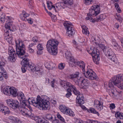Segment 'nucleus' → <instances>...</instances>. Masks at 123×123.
<instances>
[{
    "instance_id": "obj_42",
    "label": "nucleus",
    "mask_w": 123,
    "mask_h": 123,
    "mask_svg": "<svg viewBox=\"0 0 123 123\" xmlns=\"http://www.w3.org/2000/svg\"><path fill=\"white\" fill-rule=\"evenodd\" d=\"M66 57L67 59H69V58L71 56V54L69 51L67 50L65 53Z\"/></svg>"
},
{
    "instance_id": "obj_34",
    "label": "nucleus",
    "mask_w": 123,
    "mask_h": 123,
    "mask_svg": "<svg viewBox=\"0 0 123 123\" xmlns=\"http://www.w3.org/2000/svg\"><path fill=\"white\" fill-rule=\"evenodd\" d=\"M64 4L68 5H71L73 4L72 0H63Z\"/></svg>"
},
{
    "instance_id": "obj_54",
    "label": "nucleus",
    "mask_w": 123,
    "mask_h": 123,
    "mask_svg": "<svg viewBox=\"0 0 123 123\" xmlns=\"http://www.w3.org/2000/svg\"><path fill=\"white\" fill-rule=\"evenodd\" d=\"M27 67H24L22 66L21 69L22 72L23 73L25 72L26 71V69H27Z\"/></svg>"
},
{
    "instance_id": "obj_43",
    "label": "nucleus",
    "mask_w": 123,
    "mask_h": 123,
    "mask_svg": "<svg viewBox=\"0 0 123 123\" xmlns=\"http://www.w3.org/2000/svg\"><path fill=\"white\" fill-rule=\"evenodd\" d=\"M116 76L120 82L123 80V75L120 74Z\"/></svg>"
},
{
    "instance_id": "obj_5",
    "label": "nucleus",
    "mask_w": 123,
    "mask_h": 123,
    "mask_svg": "<svg viewBox=\"0 0 123 123\" xmlns=\"http://www.w3.org/2000/svg\"><path fill=\"white\" fill-rule=\"evenodd\" d=\"M82 73L86 77L89 79L93 80L98 79L96 74L91 69L87 68Z\"/></svg>"
},
{
    "instance_id": "obj_35",
    "label": "nucleus",
    "mask_w": 123,
    "mask_h": 123,
    "mask_svg": "<svg viewBox=\"0 0 123 123\" xmlns=\"http://www.w3.org/2000/svg\"><path fill=\"white\" fill-rule=\"evenodd\" d=\"M88 111L89 112L92 113L94 114H97L98 115H99L98 112L96 111L95 110L94 108H90L89 110H88Z\"/></svg>"
},
{
    "instance_id": "obj_49",
    "label": "nucleus",
    "mask_w": 123,
    "mask_h": 123,
    "mask_svg": "<svg viewBox=\"0 0 123 123\" xmlns=\"http://www.w3.org/2000/svg\"><path fill=\"white\" fill-rule=\"evenodd\" d=\"M115 7L116 8V9L119 12H120V7L119 6V4L117 3H116L115 4Z\"/></svg>"
},
{
    "instance_id": "obj_4",
    "label": "nucleus",
    "mask_w": 123,
    "mask_h": 123,
    "mask_svg": "<svg viewBox=\"0 0 123 123\" xmlns=\"http://www.w3.org/2000/svg\"><path fill=\"white\" fill-rule=\"evenodd\" d=\"M59 43V42L56 40H49L47 43V50L51 54L54 55H56L57 53V46Z\"/></svg>"
},
{
    "instance_id": "obj_61",
    "label": "nucleus",
    "mask_w": 123,
    "mask_h": 123,
    "mask_svg": "<svg viewBox=\"0 0 123 123\" xmlns=\"http://www.w3.org/2000/svg\"><path fill=\"white\" fill-rule=\"evenodd\" d=\"M7 19L8 20L7 21H9L10 22H12L13 21H12V20H13V18L10 16H7Z\"/></svg>"
},
{
    "instance_id": "obj_40",
    "label": "nucleus",
    "mask_w": 123,
    "mask_h": 123,
    "mask_svg": "<svg viewBox=\"0 0 123 123\" xmlns=\"http://www.w3.org/2000/svg\"><path fill=\"white\" fill-rule=\"evenodd\" d=\"M5 39L9 43H11L12 39V37L9 36L6 37H5Z\"/></svg>"
},
{
    "instance_id": "obj_41",
    "label": "nucleus",
    "mask_w": 123,
    "mask_h": 123,
    "mask_svg": "<svg viewBox=\"0 0 123 123\" xmlns=\"http://www.w3.org/2000/svg\"><path fill=\"white\" fill-rule=\"evenodd\" d=\"M71 90L70 88H68L67 90V93L66 94V96L68 98L70 97L71 95Z\"/></svg>"
},
{
    "instance_id": "obj_3",
    "label": "nucleus",
    "mask_w": 123,
    "mask_h": 123,
    "mask_svg": "<svg viewBox=\"0 0 123 123\" xmlns=\"http://www.w3.org/2000/svg\"><path fill=\"white\" fill-rule=\"evenodd\" d=\"M100 12L99 7L98 5H94L92 6L90 8L89 12L87 14L88 17H86V20H89L91 22H94L95 21H98L100 19L98 16L95 20L92 19L91 16H95L97 15Z\"/></svg>"
},
{
    "instance_id": "obj_17",
    "label": "nucleus",
    "mask_w": 123,
    "mask_h": 123,
    "mask_svg": "<svg viewBox=\"0 0 123 123\" xmlns=\"http://www.w3.org/2000/svg\"><path fill=\"white\" fill-rule=\"evenodd\" d=\"M76 64L82 70V73L84 71L85 69V63L83 61H78L76 62Z\"/></svg>"
},
{
    "instance_id": "obj_21",
    "label": "nucleus",
    "mask_w": 123,
    "mask_h": 123,
    "mask_svg": "<svg viewBox=\"0 0 123 123\" xmlns=\"http://www.w3.org/2000/svg\"><path fill=\"white\" fill-rule=\"evenodd\" d=\"M10 95L11 94L14 96H16L17 95V92L16 89L14 87H11L9 90Z\"/></svg>"
},
{
    "instance_id": "obj_57",
    "label": "nucleus",
    "mask_w": 123,
    "mask_h": 123,
    "mask_svg": "<svg viewBox=\"0 0 123 123\" xmlns=\"http://www.w3.org/2000/svg\"><path fill=\"white\" fill-rule=\"evenodd\" d=\"M113 83V81L112 82L111 80L110 81L108 84L109 87H113L114 86Z\"/></svg>"
},
{
    "instance_id": "obj_36",
    "label": "nucleus",
    "mask_w": 123,
    "mask_h": 123,
    "mask_svg": "<svg viewBox=\"0 0 123 123\" xmlns=\"http://www.w3.org/2000/svg\"><path fill=\"white\" fill-rule=\"evenodd\" d=\"M63 5V3H58L56 4L55 6L56 8H55L56 10L57 9L56 11H57L58 10L61 9V7H62Z\"/></svg>"
},
{
    "instance_id": "obj_29",
    "label": "nucleus",
    "mask_w": 123,
    "mask_h": 123,
    "mask_svg": "<svg viewBox=\"0 0 123 123\" xmlns=\"http://www.w3.org/2000/svg\"><path fill=\"white\" fill-rule=\"evenodd\" d=\"M59 109L64 114L66 113V111L68 109L64 105H61L60 106Z\"/></svg>"
},
{
    "instance_id": "obj_26",
    "label": "nucleus",
    "mask_w": 123,
    "mask_h": 123,
    "mask_svg": "<svg viewBox=\"0 0 123 123\" xmlns=\"http://www.w3.org/2000/svg\"><path fill=\"white\" fill-rule=\"evenodd\" d=\"M1 112L4 113V115H12V113L10 111L7 107L5 106L2 110Z\"/></svg>"
},
{
    "instance_id": "obj_60",
    "label": "nucleus",
    "mask_w": 123,
    "mask_h": 123,
    "mask_svg": "<svg viewBox=\"0 0 123 123\" xmlns=\"http://www.w3.org/2000/svg\"><path fill=\"white\" fill-rule=\"evenodd\" d=\"M29 51L31 53H33L34 52V50L32 48H28Z\"/></svg>"
},
{
    "instance_id": "obj_27",
    "label": "nucleus",
    "mask_w": 123,
    "mask_h": 123,
    "mask_svg": "<svg viewBox=\"0 0 123 123\" xmlns=\"http://www.w3.org/2000/svg\"><path fill=\"white\" fill-rule=\"evenodd\" d=\"M52 4L51 2H50V3L49 2L47 1V4L48 8L49 10L52 9L54 10H55V12H56L57 9L56 10L55 6L52 5Z\"/></svg>"
},
{
    "instance_id": "obj_64",
    "label": "nucleus",
    "mask_w": 123,
    "mask_h": 123,
    "mask_svg": "<svg viewBox=\"0 0 123 123\" xmlns=\"http://www.w3.org/2000/svg\"><path fill=\"white\" fill-rule=\"evenodd\" d=\"M32 40L33 42H37L38 40L37 38L36 37H34L32 38Z\"/></svg>"
},
{
    "instance_id": "obj_39",
    "label": "nucleus",
    "mask_w": 123,
    "mask_h": 123,
    "mask_svg": "<svg viewBox=\"0 0 123 123\" xmlns=\"http://www.w3.org/2000/svg\"><path fill=\"white\" fill-rule=\"evenodd\" d=\"M20 112V113L23 115H31V112L30 111H29L28 112H27L26 111H24L21 110Z\"/></svg>"
},
{
    "instance_id": "obj_15",
    "label": "nucleus",
    "mask_w": 123,
    "mask_h": 123,
    "mask_svg": "<svg viewBox=\"0 0 123 123\" xmlns=\"http://www.w3.org/2000/svg\"><path fill=\"white\" fill-rule=\"evenodd\" d=\"M77 82L78 84H81V86L83 87L85 86H88L89 84V81L85 79L82 80L81 78L80 79L78 80Z\"/></svg>"
},
{
    "instance_id": "obj_32",
    "label": "nucleus",
    "mask_w": 123,
    "mask_h": 123,
    "mask_svg": "<svg viewBox=\"0 0 123 123\" xmlns=\"http://www.w3.org/2000/svg\"><path fill=\"white\" fill-rule=\"evenodd\" d=\"M79 73L78 72H76L74 74L70 75L69 76V78L72 80L76 78L79 74Z\"/></svg>"
},
{
    "instance_id": "obj_45",
    "label": "nucleus",
    "mask_w": 123,
    "mask_h": 123,
    "mask_svg": "<svg viewBox=\"0 0 123 123\" xmlns=\"http://www.w3.org/2000/svg\"><path fill=\"white\" fill-rule=\"evenodd\" d=\"M92 0H84V3L86 5H88L92 2Z\"/></svg>"
},
{
    "instance_id": "obj_22",
    "label": "nucleus",
    "mask_w": 123,
    "mask_h": 123,
    "mask_svg": "<svg viewBox=\"0 0 123 123\" xmlns=\"http://www.w3.org/2000/svg\"><path fill=\"white\" fill-rule=\"evenodd\" d=\"M111 93L110 95L111 96L113 97H117L118 94V92L117 90L114 88L111 89Z\"/></svg>"
},
{
    "instance_id": "obj_33",
    "label": "nucleus",
    "mask_w": 123,
    "mask_h": 123,
    "mask_svg": "<svg viewBox=\"0 0 123 123\" xmlns=\"http://www.w3.org/2000/svg\"><path fill=\"white\" fill-rule=\"evenodd\" d=\"M73 88L71 89V91H72L74 94L76 95H78L80 94V92L78 91L76 88L74 86H73Z\"/></svg>"
},
{
    "instance_id": "obj_20",
    "label": "nucleus",
    "mask_w": 123,
    "mask_h": 123,
    "mask_svg": "<svg viewBox=\"0 0 123 123\" xmlns=\"http://www.w3.org/2000/svg\"><path fill=\"white\" fill-rule=\"evenodd\" d=\"M112 81H113V83L116 86H117L118 87L119 86V85L120 84V82L118 79V78H117L116 76H115L112 79Z\"/></svg>"
},
{
    "instance_id": "obj_51",
    "label": "nucleus",
    "mask_w": 123,
    "mask_h": 123,
    "mask_svg": "<svg viewBox=\"0 0 123 123\" xmlns=\"http://www.w3.org/2000/svg\"><path fill=\"white\" fill-rule=\"evenodd\" d=\"M64 67V65L62 63H61L58 65V68L60 69H62Z\"/></svg>"
},
{
    "instance_id": "obj_30",
    "label": "nucleus",
    "mask_w": 123,
    "mask_h": 123,
    "mask_svg": "<svg viewBox=\"0 0 123 123\" xmlns=\"http://www.w3.org/2000/svg\"><path fill=\"white\" fill-rule=\"evenodd\" d=\"M12 22L7 21L5 25V27L6 29H9L10 27L12 25Z\"/></svg>"
},
{
    "instance_id": "obj_19",
    "label": "nucleus",
    "mask_w": 123,
    "mask_h": 123,
    "mask_svg": "<svg viewBox=\"0 0 123 123\" xmlns=\"http://www.w3.org/2000/svg\"><path fill=\"white\" fill-rule=\"evenodd\" d=\"M29 14L25 12H22L20 15V17L21 19L24 21H26V17H28Z\"/></svg>"
},
{
    "instance_id": "obj_52",
    "label": "nucleus",
    "mask_w": 123,
    "mask_h": 123,
    "mask_svg": "<svg viewBox=\"0 0 123 123\" xmlns=\"http://www.w3.org/2000/svg\"><path fill=\"white\" fill-rule=\"evenodd\" d=\"M10 119L12 120L13 123H17L18 119L15 117H13L12 118H10Z\"/></svg>"
},
{
    "instance_id": "obj_9",
    "label": "nucleus",
    "mask_w": 123,
    "mask_h": 123,
    "mask_svg": "<svg viewBox=\"0 0 123 123\" xmlns=\"http://www.w3.org/2000/svg\"><path fill=\"white\" fill-rule=\"evenodd\" d=\"M7 104L8 105L13 109H15L19 106V103L17 100L13 101L12 99L7 100Z\"/></svg>"
},
{
    "instance_id": "obj_28",
    "label": "nucleus",
    "mask_w": 123,
    "mask_h": 123,
    "mask_svg": "<svg viewBox=\"0 0 123 123\" xmlns=\"http://www.w3.org/2000/svg\"><path fill=\"white\" fill-rule=\"evenodd\" d=\"M10 87H5L3 89V92L4 94H5L10 95V91L9 90Z\"/></svg>"
},
{
    "instance_id": "obj_14",
    "label": "nucleus",
    "mask_w": 123,
    "mask_h": 123,
    "mask_svg": "<svg viewBox=\"0 0 123 123\" xmlns=\"http://www.w3.org/2000/svg\"><path fill=\"white\" fill-rule=\"evenodd\" d=\"M80 39L79 38H77L76 39V41H74L73 42V43L74 44H75L77 50L79 51L80 52H81L82 51V49L81 48V47L79 45H81L82 43L84 42V41L82 42L80 41Z\"/></svg>"
},
{
    "instance_id": "obj_1",
    "label": "nucleus",
    "mask_w": 123,
    "mask_h": 123,
    "mask_svg": "<svg viewBox=\"0 0 123 123\" xmlns=\"http://www.w3.org/2000/svg\"><path fill=\"white\" fill-rule=\"evenodd\" d=\"M16 51L18 57L23 60L21 62V64L22 66L27 67L29 64V59L25 57L28 55L27 54L25 53V46L22 41L18 40L16 41Z\"/></svg>"
},
{
    "instance_id": "obj_11",
    "label": "nucleus",
    "mask_w": 123,
    "mask_h": 123,
    "mask_svg": "<svg viewBox=\"0 0 123 123\" xmlns=\"http://www.w3.org/2000/svg\"><path fill=\"white\" fill-rule=\"evenodd\" d=\"M91 54L93 60L96 61L95 60L96 59L95 58H97V61L98 62V60H99V53L98 50H97L96 48H95L93 49L92 53H91Z\"/></svg>"
},
{
    "instance_id": "obj_2",
    "label": "nucleus",
    "mask_w": 123,
    "mask_h": 123,
    "mask_svg": "<svg viewBox=\"0 0 123 123\" xmlns=\"http://www.w3.org/2000/svg\"><path fill=\"white\" fill-rule=\"evenodd\" d=\"M31 102L34 106H36L38 105L41 109L46 110L50 108L49 102L46 100L42 99L39 96H37L36 100L32 99L31 100Z\"/></svg>"
},
{
    "instance_id": "obj_16",
    "label": "nucleus",
    "mask_w": 123,
    "mask_h": 123,
    "mask_svg": "<svg viewBox=\"0 0 123 123\" xmlns=\"http://www.w3.org/2000/svg\"><path fill=\"white\" fill-rule=\"evenodd\" d=\"M77 99L78 101H77V103L79 104L77 105L80 106L84 103V98L83 95L82 94H79L77 97Z\"/></svg>"
},
{
    "instance_id": "obj_63",
    "label": "nucleus",
    "mask_w": 123,
    "mask_h": 123,
    "mask_svg": "<svg viewBox=\"0 0 123 123\" xmlns=\"http://www.w3.org/2000/svg\"><path fill=\"white\" fill-rule=\"evenodd\" d=\"M9 31L7 30L5 32L4 34V36L5 37H7L9 36V34H8Z\"/></svg>"
},
{
    "instance_id": "obj_6",
    "label": "nucleus",
    "mask_w": 123,
    "mask_h": 123,
    "mask_svg": "<svg viewBox=\"0 0 123 123\" xmlns=\"http://www.w3.org/2000/svg\"><path fill=\"white\" fill-rule=\"evenodd\" d=\"M64 25L67 29V34L68 36L70 37L75 34V31L71 22L68 21H66L64 23Z\"/></svg>"
},
{
    "instance_id": "obj_53",
    "label": "nucleus",
    "mask_w": 123,
    "mask_h": 123,
    "mask_svg": "<svg viewBox=\"0 0 123 123\" xmlns=\"http://www.w3.org/2000/svg\"><path fill=\"white\" fill-rule=\"evenodd\" d=\"M51 17L52 20L53 21L55 22L57 18L55 15H51Z\"/></svg>"
},
{
    "instance_id": "obj_59",
    "label": "nucleus",
    "mask_w": 123,
    "mask_h": 123,
    "mask_svg": "<svg viewBox=\"0 0 123 123\" xmlns=\"http://www.w3.org/2000/svg\"><path fill=\"white\" fill-rule=\"evenodd\" d=\"M57 117L58 119H59L60 120L62 121L63 122H65V120L61 116H57Z\"/></svg>"
},
{
    "instance_id": "obj_13",
    "label": "nucleus",
    "mask_w": 123,
    "mask_h": 123,
    "mask_svg": "<svg viewBox=\"0 0 123 123\" xmlns=\"http://www.w3.org/2000/svg\"><path fill=\"white\" fill-rule=\"evenodd\" d=\"M31 116H29V117L30 118H31ZM32 118L35 120L38 123H49L48 121L46 120H42L40 118H39L38 116H32Z\"/></svg>"
},
{
    "instance_id": "obj_47",
    "label": "nucleus",
    "mask_w": 123,
    "mask_h": 123,
    "mask_svg": "<svg viewBox=\"0 0 123 123\" xmlns=\"http://www.w3.org/2000/svg\"><path fill=\"white\" fill-rule=\"evenodd\" d=\"M66 86H68L70 88V89H72L73 88V86H74L73 85H72L69 82H66Z\"/></svg>"
},
{
    "instance_id": "obj_18",
    "label": "nucleus",
    "mask_w": 123,
    "mask_h": 123,
    "mask_svg": "<svg viewBox=\"0 0 123 123\" xmlns=\"http://www.w3.org/2000/svg\"><path fill=\"white\" fill-rule=\"evenodd\" d=\"M38 50L37 53L38 55L41 54L43 53L42 50L43 49V47L42 44L39 43L37 46Z\"/></svg>"
},
{
    "instance_id": "obj_31",
    "label": "nucleus",
    "mask_w": 123,
    "mask_h": 123,
    "mask_svg": "<svg viewBox=\"0 0 123 123\" xmlns=\"http://www.w3.org/2000/svg\"><path fill=\"white\" fill-rule=\"evenodd\" d=\"M5 15L3 13L1 12H0V21L1 22H4L5 21Z\"/></svg>"
},
{
    "instance_id": "obj_37",
    "label": "nucleus",
    "mask_w": 123,
    "mask_h": 123,
    "mask_svg": "<svg viewBox=\"0 0 123 123\" xmlns=\"http://www.w3.org/2000/svg\"><path fill=\"white\" fill-rule=\"evenodd\" d=\"M82 29L83 30L82 31L83 33L87 35H89V31L87 30V28L86 27H85L84 28V26H83L82 28Z\"/></svg>"
},
{
    "instance_id": "obj_62",
    "label": "nucleus",
    "mask_w": 123,
    "mask_h": 123,
    "mask_svg": "<svg viewBox=\"0 0 123 123\" xmlns=\"http://www.w3.org/2000/svg\"><path fill=\"white\" fill-rule=\"evenodd\" d=\"M5 106H4L3 105L0 104V111L1 112L2 111L3 109Z\"/></svg>"
},
{
    "instance_id": "obj_25",
    "label": "nucleus",
    "mask_w": 123,
    "mask_h": 123,
    "mask_svg": "<svg viewBox=\"0 0 123 123\" xmlns=\"http://www.w3.org/2000/svg\"><path fill=\"white\" fill-rule=\"evenodd\" d=\"M45 67L48 69H52L55 67V65L52 63H46L45 64Z\"/></svg>"
},
{
    "instance_id": "obj_46",
    "label": "nucleus",
    "mask_w": 123,
    "mask_h": 123,
    "mask_svg": "<svg viewBox=\"0 0 123 123\" xmlns=\"http://www.w3.org/2000/svg\"><path fill=\"white\" fill-rule=\"evenodd\" d=\"M99 47L103 49L104 53L105 52L104 50L106 49H108V48L106 47L104 45L100 44L99 45Z\"/></svg>"
},
{
    "instance_id": "obj_56",
    "label": "nucleus",
    "mask_w": 123,
    "mask_h": 123,
    "mask_svg": "<svg viewBox=\"0 0 123 123\" xmlns=\"http://www.w3.org/2000/svg\"><path fill=\"white\" fill-rule=\"evenodd\" d=\"M66 81H63L61 83V85L62 87H64V88H65L66 87Z\"/></svg>"
},
{
    "instance_id": "obj_48",
    "label": "nucleus",
    "mask_w": 123,
    "mask_h": 123,
    "mask_svg": "<svg viewBox=\"0 0 123 123\" xmlns=\"http://www.w3.org/2000/svg\"><path fill=\"white\" fill-rule=\"evenodd\" d=\"M87 123H101L100 122H99L97 121L92 120H89L87 121Z\"/></svg>"
},
{
    "instance_id": "obj_58",
    "label": "nucleus",
    "mask_w": 123,
    "mask_h": 123,
    "mask_svg": "<svg viewBox=\"0 0 123 123\" xmlns=\"http://www.w3.org/2000/svg\"><path fill=\"white\" fill-rule=\"evenodd\" d=\"M26 100H22L21 101H22V103H22V104L24 106H26L27 105L26 102H27V101H26Z\"/></svg>"
},
{
    "instance_id": "obj_8",
    "label": "nucleus",
    "mask_w": 123,
    "mask_h": 123,
    "mask_svg": "<svg viewBox=\"0 0 123 123\" xmlns=\"http://www.w3.org/2000/svg\"><path fill=\"white\" fill-rule=\"evenodd\" d=\"M8 53L10 56L8 57V59L12 62H14L16 60V55L14 50L12 47H9Z\"/></svg>"
},
{
    "instance_id": "obj_38",
    "label": "nucleus",
    "mask_w": 123,
    "mask_h": 123,
    "mask_svg": "<svg viewBox=\"0 0 123 123\" xmlns=\"http://www.w3.org/2000/svg\"><path fill=\"white\" fill-rule=\"evenodd\" d=\"M66 112L65 114L66 115H74V112L70 109H67Z\"/></svg>"
},
{
    "instance_id": "obj_12",
    "label": "nucleus",
    "mask_w": 123,
    "mask_h": 123,
    "mask_svg": "<svg viewBox=\"0 0 123 123\" xmlns=\"http://www.w3.org/2000/svg\"><path fill=\"white\" fill-rule=\"evenodd\" d=\"M103 103L98 100L94 102V106L95 108L99 111L103 109Z\"/></svg>"
},
{
    "instance_id": "obj_44",
    "label": "nucleus",
    "mask_w": 123,
    "mask_h": 123,
    "mask_svg": "<svg viewBox=\"0 0 123 123\" xmlns=\"http://www.w3.org/2000/svg\"><path fill=\"white\" fill-rule=\"evenodd\" d=\"M116 19L119 22L121 23L122 22V18L119 15H117L115 16Z\"/></svg>"
},
{
    "instance_id": "obj_55",
    "label": "nucleus",
    "mask_w": 123,
    "mask_h": 123,
    "mask_svg": "<svg viewBox=\"0 0 123 123\" xmlns=\"http://www.w3.org/2000/svg\"><path fill=\"white\" fill-rule=\"evenodd\" d=\"M109 107L110 108V109L111 110L115 108V106L114 104L112 103L110 104Z\"/></svg>"
},
{
    "instance_id": "obj_24",
    "label": "nucleus",
    "mask_w": 123,
    "mask_h": 123,
    "mask_svg": "<svg viewBox=\"0 0 123 123\" xmlns=\"http://www.w3.org/2000/svg\"><path fill=\"white\" fill-rule=\"evenodd\" d=\"M18 98L20 101L26 100L24 94L22 92H20L17 94Z\"/></svg>"
},
{
    "instance_id": "obj_23",
    "label": "nucleus",
    "mask_w": 123,
    "mask_h": 123,
    "mask_svg": "<svg viewBox=\"0 0 123 123\" xmlns=\"http://www.w3.org/2000/svg\"><path fill=\"white\" fill-rule=\"evenodd\" d=\"M68 59L69 61V65L70 66L73 67L74 66H75L76 62H75V60L73 57L71 56L69 58V59Z\"/></svg>"
},
{
    "instance_id": "obj_7",
    "label": "nucleus",
    "mask_w": 123,
    "mask_h": 123,
    "mask_svg": "<svg viewBox=\"0 0 123 123\" xmlns=\"http://www.w3.org/2000/svg\"><path fill=\"white\" fill-rule=\"evenodd\" d=\"M105 53V55L110 59L112 61L117 63V59L116 57V55L114 52L111 49L108 48L104 50Z\"/></svg>"
},
{
    "instance_id": "obj_10",
    "label": "nucleus",
    "mask_w": 123,
    "mask_h": 123,
    "mask_svg": "<svg viewBox=\"0 0 123 123\" xmlns=\"http://www.w3.org/2000/svg\"><path fill=\"white\" fill-rule=\"evenodd\" d=\"M27 68L30 71L33 72H35L37 74L41 73L43 71L42 69L37 67H36L34 66H32L30 64L27 66Z\"/></svg>"
},
{
    "instance_id": "obj_50",
    "label": "nucleus",
    "mask_w": 123,
    "mask_h": 123,
    "mask_svg": "<svg viewBox=\"0 0 123 123\" xmlns=\"http://www.w3.org/2000/svg\"><path fill=\"white\" fill-rule=\"evenodd\" d=\"M75 123H83V121L80 119L75 118Z\"/></svg>"
}]
</instances>
